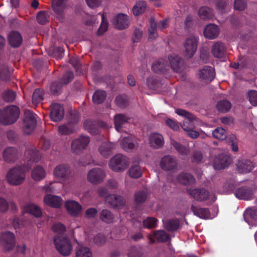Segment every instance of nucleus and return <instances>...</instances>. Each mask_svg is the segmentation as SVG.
Wrapping results in <instances>:
<instances>
[{
	"label": "nucleus",
	"mask_w": 257,
	"mask_h": 257,
	"mask_svg": "<svg viewBox=\"0 0 257 257\" xmlns=\"http://www.w3.org/2000/svg\"><path fill=\"white\" fill-rule=\"evenodd\" d=\"M28 169L25 166H18L10 169L7 174L8 183L12 185H19L23 183Z\"/></svg>",
	"instance_id": "1"
},
{
	"label": "nucleus",
	"mask_w": 257,
	"mask_h": 257,
	"mask_svg": "<svg viewBox=\"0 0 257 257\" xmlns=\"http://www.w3.org/2000/svg\"><path fill=\"white\" fill-rule=\"evenodd\" d=\"M56 249L62 255L68 256L71 252L72 247L70 239L66 236L56 235L53 239Z\"/></svg>",
	"instance_id": "2"
},
{
	"label": "nucleus",
	"mask_w": 257,
	"mask_h": 257,
	"mask_svg": "<svg viewBox=\"0 0 257 257\" xmlns=\"http://www.w3.org/2000/svg\"><path fill=\"white\" fill-rule=\"evenodd\" d=\"M128 159L121 154L114 156L109 160V166L110 169L115 172H122L128 166Z\"/></svg>",
	"instance_id": "3"
},
{
	"label": "nucleus",
	"mask_w": 257,
	"mask_h": 257,
	"mask_svg": "<svg viewBox=\"0 0 257 257\" xmlns=\"http://www.w3.org/2000/svg\"><path fill=\"white\" fill-rule=\"evenodd\" d=\"M187 192L193 198L199 201L209 200L212 202L215 201L216 199L213 194H210L208 191L204 189L189 188L187 189Z\"/></svg>",
	"instance_id": "4"
},
{
	"label": "nucleus",
	"mask_w": 257,
	"mask_h": 257,
	"mask_svg": "<svg viewBox=\"0 0 257 257\" xmlns=\"http://www.w3.org/2000/svg\"><path fill=\"white\" fill-rule=\"evenodd\" d=\"M175 112L178 115L185 117L184 120L181 124V127L184 131H190V129H194V123L197 120L195 116L188 111L180 108L176 109Z\"/></svg>",
	"instance_id": "5"
},
{
	"label": "nucleus",
	"mask_w": 257,
	"mask_h": 257,
	"mask_svg": "<svg viewBox=\"0 0 257 257\" xmlns=\"http://www.w3.org/2000/svg\"><path fill=\"white\" fill-rule=\"evenodd\" d=\"M198 38L194 36L188 37L183 44V54L186 58H191L195 54L197 49Z\"/></svg>",
	"instance_id": "6"
},
{
	"label": "nucleus",
	"mask_w": 257,
	"mask_h": 257,
	"mask_svg": "<svg viewBox=\"0 0 257 257\" xmlns=\"http://www.w3.org/2000/svg\"><path fill=\"white\" fill-rule=\"evenodd\" d=\"M52 8L56 18L60 21H63L66 17V12L68 9L66 0H52Z\"/></svg>",
	"instance_id": "7"
},
{
	"label": "nucleus",
	"mask_w": 257,
	"mask_h": 257,
	"mask_svg": "<svg viewBox=\"0 0 257 257\" xmlns=\"http://www.w3.org/2000/svg\"><path fill=\"white\" fill-rule=\"evenodd\" d=\"M5 117L4 125H10L15 123L20 115L19 108L15 105H10L3 109Z\"/></svg>",
	"instance_id": "8"
},
{
	"label": "nucleus",
	"mask_w": 257,
	"mask_h": 257,
	"mask_svg": "<svg viewBox=\"0 0 257 257\" xmlns=\"http://www.w3.org/2000/svg\"><path fill=\"white\" fill-rule=\"evenodd\" d=\"M90 143L89 137L81 135L72 141L71 145V151L73 153L79 154L85 150Z\"/></svg>",
	"instance_id": "9"
},
{
	"label": "nucleus",
	"mask_w": 257,
	"mask_h": 257,
	"mask_svg": "<svg viewBox=\"0 0 257 257\" xmlns=\"http://www.w3.org/2000/svg\"><path fill=\"white\" fill-rule=\"evenodd\" d=\"M15 235L11 231H4L0 234V244L5 251L12 250L15 245Z\"/></svg>",
	"instance_id": "10"
},
{
	"label": "nucleus",
	"mask_w": 257,
	"mask_h": 257,
	"mask_svg": "<svg viewBox=\"0 0 257 257\" xmlns=\"http://www.w3.org/2000/svg\"><path fill=\"white\" fill-rule=\"evenodd\" d=\"M36 125L35 115L31 111L25 112L23 118V131L25 134L29 135L34 129Z\"/></svg>",
	"instance_id": "11"
},
{
	"label": "nucleus",
	"mask_w": 257,
	"mask_h": 257,
	"mask_svg": "<svg viewBox=\"0 0 257 257\" xmlns=\"http://www.w3.org/2000/svg\"><path fill=\"white\" fill-rule=\"evenodd\" d=\"M106 177L104 171L100 168H94L91 169L87 174L88 181L94 184L102 182Z\"/></svg>",
	"instance_id": "12"
},
{
	"label": "nucleus",
	"mask_w": 257,
	"mask_h": 257,
	"mask_svg": "<svg viewBox=\"0 0 257 257\" xmlns=\"http://www.w3.org/2000/svg\"><path fill=\"white\" fill-rule=\"evenodd\" d=\"M178 160L171 155L163 157L160 162L161 168L165 171H175L178 166Z\"/></svg>",
	"instance_id": "13"
},
{
	"label": "nucleus",
	"mask_w": 257,
	"mask_h": 257,
	"mask_svg": "<svg viewBox=\"0 0 257 257\" xmlns=\"http://www.w3.org/2000/svg\"><path fill=\"white\" fill-rule=\"evenodd\" d=\"M71 173L70 168L68 165L65 164H61L57 166L53 171V174L55 178L63 181L68 178Z\"/></svg>",
	"instance_id": "14"
},
{
	"label": "nucleus",
	"mask_w": 257,
	"mask_h": 257,
	"mask_svg": "<svg viewBox=\"0 0 257 257\" xmlns=\"http://www.w3.org/2000/svg\"><path fill=\"white\" fill-rule=\"evenodd\" d=\"M235 165L237 171L242 174L250 172L254 167L251 161L244 158H239Z\"/></svg>",
	"instance_id": "15"
},
{
	"label": "nucleus",
	"mask_w": 257,
	"mask_h": 257,
	"mask_svg": "<svg viewBox=\"0 0 257 257\" xmlns=\"http://www.w3.org/2000/svg\"><path fill=\"white\" fill-rule=\"evenodd\" d=\"M198 75L202 81L208 82L213 80L215 73L213 68L205 66L199 70Z\"/></svg>",
	"instance_id": "16"
},
{
	"label": "nucleus",
	"mask_w": 257,
	"mask_h": 257,
	"mask_svg": "<svg viewBox=\"0 0 257 257\" xmlns=\"http://www.w3.org/2000/svg\"><path fill=\"white\" fill-rule=\"evenodd\" d=\"M112 24L117 29H125L130 25L129 18L126 14H119L113 19Z\"/></svg>",
	"instance_id": "17"
},
{
	"label": "nucleus",
	"mask_w": 257,
	"mask_h": 257,
	"mask_svg": "<svg viewBox=\"0 0 257 257\" xmlns=\"http://www.w3.org/2000/svg\"><path fill=\"white\" fill-rule=\"evenodd\" d=\"M65 207L68 213L73 217L78 216L82 209V206L74 200H68L65 202Z\"/></svg>",
	"instance_id": "18"
},
{
	"label": "nucleus",
	"mask_w": 257,
	"mask_h": 257,
	"mask_svg": "<svg viewBox=\"0 0 257 257\" xmlns=\"http://www.w3.org/2000/svg\"><path fill=\"white\" fill-rule=\"evenodd\" d=\"M230 163L231 158L228 155L221 154L215 157L213 166L215 169L220 170L228 166Z\"/></svg>",
	"instance_id": "19"
},
{
	"label": "nucleus",
	"mask_w": 257,
	"mask_h": 257,
	"mask_svg": "<svg viewBox=\"0 0 257 257\" xmlns=\"http://www.w3.org/2000/svg\"><path fill=\"white\" fill-rule=\"evenodd\" d=\"M211 52L214 57L222 58L226 55V48L223 43L217 41L214 42L212 45Z\"/></svg>",
	"instance_id": "20"
},
{
	"label": "nucleus",
	"mask_w": 257,
	"mask_h": 257,
	"mask_svg": "<svg viewBox=\"0 0 257 257\" xmlns=\"http://www.w3.org/2000/svg\"><path fill=\"white\" fill-rule=\"evenodd\" d=\"M64 114L63 107L59 104H52L51 108L50 117L54 121L61 120Z\"/></svg>",
	"instance_id": "21"
},
{
	"label": "nucleus",
	"mask_w": 257,
	"mask_h": 257,
	"mask_svg": "<svg viewBox=\"0 0 257 257\" xmlns=\"http://www.w3.org/2000/svg\"><path fill=\"white\" fill-rule=\"evenodd\" d=\"M255 191L254 188L242 187L238 188L235 192L236 197L241 199H251Z\"/></svg>",
	"instance_id": "22"
},
{
	"label": "nucleus",
	"mask_w": 257,
	"mask_h": 257,
	"mask_svg": "<svg viewBox=\"0 0 257 257\" xmlns=\"http://www.w3.org/2000/svg\"><path fill=\"white\" fill-rule=\"evenodd\" d=\"M115 149V145L112 143L105 142L99 146L98 151L100 154L104 158L110 156Z\"/></svg>",
	"instance_id": "23"
},
{
	"label": "nucleus",
	"mask_w": 257,
	"mask_h": 257,
	"mask_svg": "<svg viewBox=\"0 0 257 257\" xmlns=\"http://www.w3.org/2000/svg\"><path fill=\"white\" fill-rule=\"evenodd\" d=\"M203 34L205 38L211 40L214 39L219 35V28L214 24H209L204 28Z\"/></svg>",
	"instance_id": "24"
},
{
	"label": "nucleus",
	"mask_w": 257,
	"mask_h": 257,
	"mask_svg": "<svg viewBox=\"0 0 257 257\" xmlns=\"http://www.w3.org/2000/svg\"><path fill=\"white\" fill-rule=\"evenodd\" d=\"M18 157V152L15 148L7 147L3 151V158L8 163L14 162Z\"/></svg>",
	"instance_id": "25"
},
{
	"label": "nucleus",
	"mask_w": 257,
	"mask_h": 257,
	"mask_svg": "<svg viewBox=\"0 0 257 257\" xmlns=\"http://www.w3.org/2000/svg\"><path fill=\"white\" fill-rule=\"evenodd\" d=\"M44 201L46 205L51 207L57 208L61 206L63 200L60 196L47 194L44 198Z\"/></svg>",
	"instance_id": "26"
},
{
	"label": "nucleus",
	"mask_w": 257,
	"mask_h": 257,
	"mask_svg": "<svg viewBox=\"0 0 257 257\" xmlns=\"http://www.w3.org/2000/svg\"><path fill=\"white\" fill-rule=\"evenodd\" d=\"M149 144L154 149L161 148L164 144V138L160 134L152 133L149 136Z\"/></svg>",
	"instance_id": "27"
},
{
	"label": "nucleus",
	"mask_w": 257,
	"mask_h": 257,
	"mask_svg": "<svg viewBox=\"0 0 257 257\" xmlns=\"http://www.w3.org/2000/svg\"><path fill=\"white\" fill-rule=\"evenodd\" d=\"M121 147L126 151H129L138 146L137 142L131 136L124 137L120 140Z\"/></svg>",
	"instance_id": "28"
},
{
	"label": "nucleus",
	"mask_w": 257,
	"mask_h": 257,
	"mask_svg": "<svg viewBox=\"0 0 257 257\" xmlns=\"http://www.w3.org/2000/svg\"><path fill=\"white\" fill-rule=\"evenodd\" d=\"M106 202L112 207H120L124 205L123 198L119 195L111 194L106 196Z\"/></svg>",
	"instance_id": "29"
},
{
	"label": "nucleus",
	"mask_w": 257,
	"mask_h": 257,
	"mask_svg": "<svg viewBox=\"0 0 257 257\" xmlns=\"http://www.w3.org/2000/svg\"><path fill=\"white\" fill-rule=\"evenodd\" d=\"M177 181L184 185H191L195 183L194 177L188 173L182 172L176 177Z\"/></svg>",
	"instance_id": "30"
},
{
	"label": "nucleus",
	"mask_w": 257,
	"mask_h": 257,
	"mask_svg": "<svg viewBox=\"0 0 257 257\" xmlns=\"http://www.w3.org/2000/svg\"><path fill=\"white\" fill-rule=\"evenodd\" d=\"M191 210L194 215L202 219H207L210 216L209 210L206 208H202L198 206L192 205Z\"/></svg>",
	"instance_id": "31"
},
{
	"label": "nucleus",
	"mask_w": 257,
	"mask_h": 257,
	"mask_svg": "<svg viewBox=\"0 0 257 257\" xmlns=\"http://www.w3.org/2000/svg\"><path fill=\"white\" fill-rule=\"evenodd\" d=\"M46 175L44 168L41 166H37L33 168L31 173V177L35 181H40L44 179Z\"/></svg>",
	"instance_id": "32"
},
{
	"label": "nucleus",
	"mask_w": 257,
	"mask_h": 257,
	"mask_svg": "<svg viewBox=\"0 0 257 257\" xmlns=\"http://www.w3.org/2000/svg\"><path fill=\"white\" fill-rule=\"evenodd\" d=\"M130 118L123 114H117L114 117L115 127L117 131L121 132L123 126L128 122Z\"/></svg>",
	"instance_id": "33"
},
{
	"label": "nucleus",
	"mask_w": 257,
	"mask_h": 257,
	"mask_svg": "<svg viewBox=\"0 0 257 257\" xmlns=\"http://www.w3.org/2000/svg\"><path fill=\"white\" fill-rule=\"evenodd\" d=\"M169 59L172 69L175 72H179L183 66L182 59L175 54L171 55Z\"/></svg>",
	"instance_id": "34"
},
{
	"label": "nucleus",
	"mask_w": 257,
	"mask_h": 257,
	"mask_svg": "<svg viewBox=\"0 0 257 257\" xmlns=\"http://www.w3.org/2000/svg\"><path fill=\"white\" fill-rule=\"evenodd\" d=\"M10 44L13 47H18L22 43L23 38L21 35L18 32H11L8 37Z\"/></svg>",
	"instance_id": "35"
},
{
	"label": "nucleus",
	"mask_w": 257,
	"mask_h": 257,
	"mask_svg": "<svg viewBox=\"0 0 257 257\" xmlns=\"http://www.w3.org/2000/svg\"><path fill=\"white\" fill-rule=\"evenodd\" d=\"M75 130V126L72 122L59 125L58 127V131L60 135H69L73 133Z\"/></svg>",
	"instance_id": "36"
},
{
	"label": "nucleus",
	"mask_w": 257,
	"mask_h": 257,
	"mask_svg": "<svg viewBox=\"0 0 257 257\" xmlns=\"http://www.w3.org/2000/svg\"><path fill=\"white\" fill-rule=\"evenodd\" d=\"M198 16L203 20H209L214 17L212 10L207 7H202L198 12Z\"/></svg>",
	"instance_id": "37"
},
{
	"label": "nucleus",
	"mask_w": 257,
	"mask_h": 257,
	"mask_svg": "<svg viewBox=\"0 0 257 257\" xmlns=\"http://www.w3.org/2000/svg\"><path fill=\"white\" fill-rule=\"evenodd\" d=\"M24 211L36 217H39L42 214L41 209L36 204L32 203L26 205Z\"/></svg>",
	"instance_id": "38"
},
{
	"label": "nucleus",
	"mask_w": 257,
	"mask_h": 257,
	"mask_svg": "<svg viewBox=\"0 0 257 257\" xmlns=\"http://www.w3.org/2000/svg\"><path fill=\"white\" fill-rule=\"evenodd\" d=\"M76 257H92V254L88 247L78 245L76 248Z\"/></svg>",
	"instance_id": "39"
},
{
	"label": "nucleus",
	"mask_w": 257,
	"mask_h": 257,
	"mask_svg": "<svg viewBox=\"0 0 257 257\" xmlns=\"http://www.w3.org/2000/svg\"><path fill=\"white\" fill-rule=\"evenodd\" d=\"M147 4L144 1L138 2L134 6L133 9V14L135 16H139L143 14L146 10Z\"/></svg>",
	"instance_id": "40"
},
{
	"label": "nucleus",
	"mask_w": 257,
	"mask_h": 257,
	"mask_svg": "<svg viewBox=\"0 0 257 257\" xmlns=\"http://www.w3.org/2000/svg\"><path fill=\"white\" fill-rule=\"evenodd\" d=\"M171 145L180 155L182 156H186L189 153V150L187 148L178 143L174 140H171Z\"/></svg>",
	"instance_id": "41"
},
{
	"label": "nucleus",
	"mask_w": 257,
	"mask_h": 257,
	"mask_svg": "<svg viewBox=\"0 0 257 257\" xmlns=\"http://www.w3.org/2000/svg\"><path fill=\"white\" fill-rule=\"evenodd\" d=\"M26 155L30 160L35 162H38L40 159L39 151L34 146L31 147L26 151Z\"/></svg>",
	"instance_id": "42"
},
{
	"label": "nucleus",
	"mask_w": 257,
	"mask_h": 257,
	"mask_svg": "<svg viewBox=\"0 0 257 257\" xmlns=\"http://www.w3.org/2000/svg\"><path fill=\"white\" fill-rule=\"evenodd\" d=\"M128 172L130 176L133 178H139L142 175V169L140 166L137 164L132 165Z\"/></svg>",
	"instance_id": "43"
},
{
	"label": "nucleus",
	"mask_w": 257,
	"mask_h": 257,
	"mask_svg": "<svg viewBox=\"0 0 257 257\" xmlns=\"http://www.w3.org/2000/svg\"><path fill=\"white\" fill-rule=\"evenodd\" d=\"M148 193L146 190H142L137 191L135 193V201L137 204L144 203L147 198Z\"/></svg>",
	"instance_id": "44"
},
{
	"label": "nucleus",
	"mask_w": 257,
	"mask_h": 257,
	"mask_svg": "<svg viewBox=\"0 0 257 257\" xmlns=\"http://www.w3.org/2000/svg\"><path fill=\"white\" fill-rule=\"evenodd\" d=\"M106 96L104 91L97 90L93 95L92 99L94 103L100 104L103 102Z\"/></svg>",
	"instance_id": "45"
},
{
	"label": "nucleus",
	"mask_w": 257,
	"mask_h": 257,
	"mask_svg": "<svg viewBox=\"0 0 257 257\" xmlns=\"http://www.w3.org/2000/svg\"><path fill=\"white\" fill-rule=\"evenodd\" d=\"M165 228L169 231H174L179 227V221L178 219L167 220L164 222Z\"/></svg>",
	"instance_id": "46"
},
{
	"label": "nucleus",
	"mask_w": 257,
	"mask_h": 257,
	"mask_svg": "<svg viewBox=\"0 0 257 257\" xmlns=\"http://www.w3.org/2000/svg\"><path fill=\"white\" fill-rule=\"evenodd\" d=\"M153 235L156 239L160 242L167 241L170 238L169 235L163 230L155 231Z\"/></svg>",
	"instance_id": "47"
},
{
	"label": "nucleus",
	"mask_w": 257,
	"mask_h": 257,
	"mask_svg": "<svg viewBox=\"0 0 257 257\" xmlns=\"http://www.w3.org/2000/svg\"><path fill=\"white\" fill-rule=\"evenodd\" d=\"M216 107L218 111L222 112H225L230 109L231 104L229 101L222 100L217 103Z\"/></svg>",
	"instance_id": "48"
},
{
	"label": "nucleus",
	"mask_w": 257,
	"mask_h": 257,
	"mask_svg": "<svg viewBox=\"0 0 257 257\" xmlns=\"http://www.w3.org/2000/svg\"><path fill=\"white\" fill-rule=\"evenodd\" d=\"M100 218L104 222L110 223L113 220V216L110 211L103 209L100 214Z\"/></svg>",
	"instance_id": "49"
},
{
	"label": "nucleus",
	"mask_w": 257,
	"mask_h": 257,
	"mask_svg": "<svg viewBox=\"0 0 257 257\" xmlns=\"http://www.w3.org/2000/svg\"><path fill=\"white\" fill-rule=\"evenodd\" d=\"M10 78V71L8 66L0 62V79L7 80Z\"/></svg>",
	"instance_id": "50"
},
{
	"label": "nucleus",
	"mask_w": 257,
	"mask_h": 257,
	"mask_svg": "<svg viewBox=\"0 0 257 257\" xmlns=\"http://www.w3.org/2000/svg\"><path fill=\"white\" fill-rule=\"evenodd\" d=\"M157 24L154 19H151V26L149 29V38L150 39H154L158 37Z\"/></svg>",
	"instance_id": "51"
},
{
	"label": "nucleus",
	"mask_w": 257,
	"mask_h": 257,
	"mask_svg": "<svg viewBox=\"0 0 257 257\" xmlns=\"http://www.w3.org/2000/svg\"><path fill=\"white\" fill-rule=\"evenodd\" d=\"M213 136L219 140H223L227 137L225 130L222 127H217L212 132Z\"/></svg>",
	"instance_id": "52"
},
{
	"label": "nucleus",
	"mask_w": 257,
	"mask_h": 257,
	"mask_svg": "<svg viewBox=\"0 0 257 257\" xmlns=\"http://www.w3.org/2000/svg\"><path fill=\"white\" fill-rule=\"evenodd\" d=\"M49 14L45 11L40 12L37 17V21L41 25L46 24L49 21Z\"/></svg>",
	"instance_id": "53"
},
{
	"label": "nucleus",
	"mask_w": 257,
	"mask_h": 257,
	"mask_svg": "<svg viewBox=\"0 0 257 257\" xmlns=\"http://www.w3.org/2000/svg\"><path fill=\"white\" fill-rule=\"evenodd\" d=\"M84 127L90 133L96 134L97 132L96 130V122L95 121L87 120L84 123Z\"/></svg>",
	"instance_id": "54"
},
{
	"label": "nucleus",
	"mask_w": 257,
	"mask_h": 257,
	"mask_svg": "<svg viewBox=\"0 0 257 257\" xmlns=\"http://www.w3.org/2000/svg\"><path fill=\"white\" fill-rule=\"evenodd\" d=\"M44 92L42 89H36L33 93L32 100L36 104L40 103L43 99Z\"/></svg>",
	"instance_id": "55"
},
{
	"label": "nucleus",
	"mask_w": 257,
	"mask_h": 257,
	"mask_svg": "<svg viewBox=\"0 0 257 257\" xmlns=\"http://www.w3.org/2000/svg\"><path fill=\"white\" fill-rule=\"evenodd\" d=\"M158 220L154 217H148L143 221V225L145 227L148 228H155L157 226Z\"/></svg>",
	"instance_id": "56"
},
{
	"label": "nucleus",
	"mask_w": 257,
	"mask_h": 257,
	"mask_svg": "<svg viewBox=\"0 0 257 257\" xmlns=\"http://www.w3.org/2000/svg\"><path fill=\"white\" fill-rule=\"evenodd\" d=\"M16 96L15 92L11 90H5L3 94V99L7 102L13 101L15 99Z\"/></svg>",
	"instance_id": "57"
},
{
	"label": "nucleus",
	"mask_w": 257,
	"mask_h": 257,
	"mask_svg": "<svg viewBox=\"0 0 257 257\" xmlns=\"http://www.w3.org/2000/svg\"><path fill=\"white\" fill-rule=\"evenodd\" d=\"M152 69L154 72L157 73H164L165 70L166 69L165 68L163 61L161 60L154 63L152 65Z\"/></svg>",
	"instance_id": "58"
},
{
	"label": "nucleus",
	"mask_w": 257,
	"mask_h": 257,
	"mask_svg": "<svg viewBox=\"0 0 257 257\" xmlns=\"http://www.w3.org/2000/svg\"><path fill=\"white\" fill-rule=\"evenodd\" d=\"M247 98L253 106H257V91L251 90L248 91Z\"/></svg>",
	"instance_id": "59"
},
{
	"label": "nucleus",
	"mask_w": 257,
	"mask_h": 257,
	"mask_svg": "<svg viewBox=\"0 0 257 257\" xmlns=\"http://www.w3.org/2000/svg\"><path fill=\"white\" fill-rule=\"evenodd\" d=\"M83 21L85 25L90 26H94L96 23H98L97 19L95 16L86 15Z\"/></svg>",
	"instance_id": "60"
},
{
	"label": "nucleus",
	"mask_w": 257,
	"mask_h": 257,
	"mask_svg": "<svg viewBox=\"0 0 257 257\" xmlns=\"http://www.w3.org/2000/svg\"><path fill=\"white\" fill-rule=\"evenodd\" d=\"M101 23L97 31V34L99 35L103 34L108 29V23L104 19V14L101 15Z\"/></svg>",
	"instance_id": "61"
},
{
	"label": "nucleus",
	"mask_w": 257,
	"mask_h": 257,
	"mask_svg": "<svg viewBox=\"0 0 257 257\" xmlns=\"http://www.w3.org/2000/svg\"><path fill=\"white\" fill-rule=\"evenodd\" d=\"M52 230L53 231L57 232V235H62L61 234L65 231L66 228L62 223H57L53 225Z\"/></svg>",
	"instance_id": "62"
},
{
	"label": "nucleus",
	"mask_w": 257,
	"mask_h": 257,
	"mask_svg": "<svg viewBox=\"0 0 257 257\" xmlns=\"http://www.w3.org/2000/svg\"><path fill=\"white\" fill-rule=\"evenodd\" d=\"M143 31L140 28H136L134 30L133 41L134 43H138L140 42L142 38Z\"/></svg>",
	"instance_id": "63"
},
{
	"label": "nucleus",
	"mask_w": 257,
	"mask_h": 257,
	"mask_svg": "<svg viewBox=\"0 0 257 257\" xmlns=\"http://www.w3.org/2000/svg\"><path fill=\"white\" fill-rule=\"evenodd\" d=\"M115 103L117 106L120 107H123L127 105V102L126 97L119 95L115 98Z\"/></svg>",
	"instance_id": "64"
}]
</instances>
